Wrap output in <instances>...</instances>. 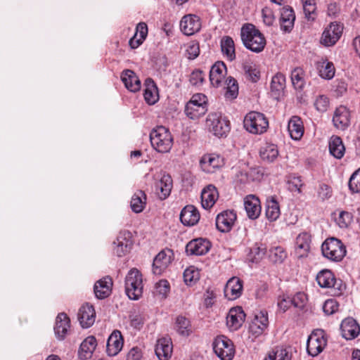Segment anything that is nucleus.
Returning a JSON list of instances; mask_svg holds the SVG:
<instances>
[{
    "instance_id": "nucleus-1",
    "label": "nucleus",
    "mask_w": 360,
    "mask_h": 360,
    "mask_svg": "<svg viewBox=\"0 0 360 360\" xmlns=\"http://www.w3.org/2000/svg\"><path fill=\"white\" fill-rule=\"evenodd\" d=\"M240 37L245 47L252 52L260 53L265 48L266 39L254 24H244L241 27Z\"/></svg>"
},
{
    "instance_id": "nucleus-2",
    "label": "nucleus",
    "mask_w": 360,
    "mask_h": 360,
    "mask_svg": "<svg viewBox=\"0 0 360 360\" xmlns=\"http://www.w3.org/2000/svg\"><path fill=\"white\" fill-rule=\"evenodd\" d=\"M150 140L153 148L158 153H168L173 146L172 136L163 126H159L150 132Z\"/></svg>"
},
{
    "instance_id": "nucleus-3",
    "label": "nucleus",
    "mask_w": 360,
    "mask_h": 360,
    "mask_svg": "<svg viewBox=\"0 0 360 360\" xmlns=\"http://www.w3.org/2000/svg\"><path fill=\"white\" fill-rule=\"evenodd\" d=\"M142 274L137 269H131L125 278V291L129 299L139 300L143 294Z\"/></svg>"
},
{
    "instance_id": "nucleus-4",
    "label": "nucleus",
    "mask_w": 360,
    "mask_h": 360,
    "mask_svg": "<svg viewBox=\"0 0 360 360\" xmlns=\"http://www.w3.org/2000/svg\"><path fill=\"white\" fill-rule=\"evenodd\" d=\"M323 255L333 262L341 261L346 255V248L342 241L335 238L326 239L321 246Z\"/></svg>"
},
{
    "instance_id": "nucleus-5",
    "label": "nucleus",
    "mask_w": 360,
    "mask_h": 360,
    "mask_svg": "<svg viewBox=\"0 0 360 360\" xmlns=\"http://www.w3.org/2000/svg\"><path fill=\"white\" fill-rule=\"evenodd\" d=\"M243 124L245 129L254 134H263L269 127V122L264 115L255 111L245 115Z\"/></svg>"
},
{
    "instance_id": "nucleus-6",
    "label": "nucleus",
    "mask_w": 360,
    "mask_h": 360,
    "mask_svg": "<svg viewBox=\"0 0 360 360\" xmlns=\"http://www.w3.org/2000/svg\"><path fill=\"white\" fill-rule=\"evenodd\" d=\"M316 281L321 288L330 289L333 296L340 295L345 288L341 280H337L333 272L328 269L321 271L316 276Z\"/></svg>"
},
{
    "instance_id": "nucleus-7",
    "label": "nucleus",
    "mask_w": 360,
    "mask_h": 360,
    "mask_svg": "<svg viewBox=\"0 0 360 360\" xmlns=\"http://www.w3.org/2000/svg\"><path fill=\"white\" fill-rule=\"evenodd\" d=\"M206 125L210 132L214 136L222 137L229 131V122L219 112L208 115Z\"/></svg>"
},
{
    "instance_id": "nucleus-8",
    "label": "nucleus",
    "mask_w": 360,
    "mask_h": 360,
    "mask_svg": "<svg viewBox=\"0 0 360 360\" xmlns=\"http://www.w3.org/2000/svg\"><path fill=\"white\" fill-rule=\"evenodd\" d=\"M213 349L221 360H231L235 349L232 341L226 336L217 337L213 342Z\"/></svg>"
},
{
    "instance_id": "nucleus-9",
    "label": "nucleus",
    "mask_w": 360,
    "mask_h": 360,
    "mask_svg": "<svg viewBox=\"0 0 360 360\" xmlns=\"http://www.w3.org/2000/svg\"><path fill=\"white\" fill-rule=\"evenodd\" d=\"M327 340L323 330L313 332L308 338L307 349L309 355L316 356L319 354L326 346Z\"/></svg>"
},
{
    "instance_id": "nucleus-10",
    "label": "nucleus",
    "mask_w": 360,
    "mask_h": 360,
    "mask_svg": "<svg viewBox=\"0 0 360 360\" xmlns=\"http://www.w3.org/2000/svg\"><path fill=\"white\" fill-rule=\"evenodd\" d=\"M200 165L204 172L212 174L224 165V160L223 158L218 155L206 154L201 158Z\"/></svg>"
},
{
    "instance_id": "nucleus-11",
    "label": "nucleus",
    "mask_w": 360,
    "mask_h": 360,
    "mask_svg": "<svg viewBox=\"0 0 360 360\" xmlns=\"http://www.w3.org/2000/svg\"><path fill=\"white\" fill-rule=\"evenodd\" d=\"M132 244L131 233L127 231H121L113 242L114 253L118 257H122L129 252Z\"/></svg>"
},
{
    "instance_id": "nucleus-12",
    "label": "nucleus",
    "mask_w": 360,
    "mask_h": 360,
    "mask_svg": "<svg viewBox=\"0 0 360 360\" xmlns=\"http://www.w3.org/2000/svg\"><path fill=\"white\" fill-rule=\"evenodd\" d=\"M342 24H329L322 34L321 43L326 46L334 45L342 36Z\"/></svg>"
},
{
    "instance_id": "nucleus-13",
    "label": "nucleus",
    "mask_w": 360,
    "mask_h": 360,
    "mask_svg": "<svg viewBox=\"0 0 360 360\" xmlns=\"http://www.w3.org/2000/svg\"><path fill=\"white\" fill-rule=\"evenodd\" d=\"M236 220V214L233 210H225L219 213L216 217V226L222 232H229Z\"/></svg>"
},
{
    "instance_id": "nucleus-14",
    "label": "nucleus",
    "mask_w": 360,
    "mask_h": 360,
    "mask_svg": "<svg viewBox=\"0 0 360 360\" xmlns=\"http://www.w3.org/2000/svg\"><path fill=\"white\" fill-rule=\"evenodd\" d=\"M155 191L160 200H165L171 193L173 181L170 175L164 174L155 182Z\"/></svg>"
},
{
    "instance_id": "nucleus-15",
    "label": "nucleus",
    "mask_w": 360,
    "mask_h": 360,
    "mask_svg": "<svg viewBox=\"0 0 360 360\" xmlns=\"http://www.w3.org/2000/svg\"><path fill=\"white\" fill-rule=\"evenodd\" d=\"M269 324L267 313L264 311H257L250 324V332L259 336L266 329Z\"/></svg>"
},
{
    "instance_id": "nucleus-16",
    "label": "nucleus",
    "mask_w": 360,
    "mask_h": 360,
    "mask_svg": "<svg viewBox=\"0 0 360 360\" xmlns=\"http://www.w3.org/2000/svg\"><path fill=\"white\" fill-rule=\"evenodd\" d=\"M340 330L344 338L353 340L359 335L360 326L354 319L348 317L342 321Z\"/></svg>"
},
{
    "instance_id": "nucleus-17",
    "label": "nucleus",
    "mask_w": 360,
    "mask_h": 360,
    "mask_svg": "<svg viewBox=\"0 0 360 360\" xmlns=\"http://www.w3.org/2000/svg\"><path fill=\"white\" fill-rule=\"evenodd\" d=\"M245 314L241 307L231 308L226 316V325L231 330H238L243 324Z\"/></svg>"
},
{
    "instance_id": "nucleus-18",
    "label": "nucleus",
    "mask_w": 360,
    "mask_h": 360,
    "mask_svg": "<svg viewBox=\"0 0 360 360\" xmlns=\"http://www.w3.org/2000/svg\"><path fill=\"white\" fill-rule=\"evenodd\" d=\"M172 252L170 250L160 252L153 260V271L160 275L172 262Z\"/></svg>"
},
{
    "instance_id": "nucleus-19",
    "label": "nucleus",
    "mask_w": 360,
    "mask_h": 360,
    "mask_svg": "<svg viewBox=\"0 0 360 360\" xmlns=\"http://www.w3.org/2000/svg\"><path fill=\"white\" fill-rule=\"evenodd\" d=\"M210 248V242L200 238L190 241L186 246V252L188 255H202L206 254Z\"/></svg>"
},
{
    "instance_id": "nucleus-20",
    "label": "nucleus",
    "mask_w": 360,
    "mask_h": 360,
    "mask_svg": "<svg viewBox=\"0 0 360 360\" xmlns=\"http://www.w3.org/2000/svg\"><path fill=\"white\" fill-rule=\"evenodd\" d=\"M78 320L82 328H89L95 322L96 312L92 305L83 304L77 314Z\"/></svg>"
},
{
    "instance_id": "nucleus-21",
    "label": "nucleus",
    "mask_w": 360,
    "mask_h": 360,
    "mask_svg": "<svg viewBox=\"0 0 360 360\" xmlns=\"http://www.w3.org/2000/svg\"><path fill=\"white\" fill-rule=\"evenodd\" d=\"M200 197L202 207L208 210L215 204L219 198V193L214 185L209 184L202 189Z\"/></svg>"
},
{
    "instance_id": "nucleus-22",
    "label": "nucleus",
    "mask_w": 360,
    "mask_h": 360,
    "mask_svg": "<svg viewBox=\"0 0 360 360\" xmlns=\"http://www.w3.org/2000/svg\"><path fill=\"white\" fill-rule=\"evenodd\" d=\"M173 345L170 338H162L158 340L155 345V354L160 360H169L172 356Z\"/></svg>"
},
{
    "instance_id": "nucleus-23",
    "label": "nucleus",
    "mask_w": 360,
    "mask_h": 360,
    "mask_svg": "<svg viewBox=\"0 0 360 360\" xmlns=\"http://www.w3.org/2000/svg\"><path fill=\"white\" fill-rule=\"evenodd\" d=\"M333 122L337 129L342 130L345 129L349 125L350 122L349 110L342 105L337 108L333 115Z\"/></svg>"
},
{
    "instance_id": "nucleus-24",
    "label": "nucleus",
    "mask_w": 360,
    "mask_h": 360,
    "mask_svg": "<svg viewBox=\"0 0 360 360\" xmlns=\"http://www.w3.org/2000/svg\"><path fill=\"white\" fill-rule=\"evenodd\" d=\"M311 236L306 232L300 233L295 241V255L297 257H307L310 250Z\"/></svg>"
},
{
    "instance_id": "nucleus-25",
    "label": "nucleus",
    "mask_w": 360,
    "mask_h": 360,
    "mask_svg": "<svg viewBox=\"0 0 360 360\" xmlns=\"http://www.w3.org/2000/svg\"><path fill=\"white\" fill-rule=\"evenodd\" d=\"M244 207L250 219H255L261 213L260 201L257 197L249 195L244 199Z\"/></svg>"
},
{
    "instance_id": "nucleus-26",
    "label": "nucleus",
    "mask_w": 360,
    "mask_h": 360,
    "mask_svg": "<svg viewBox=\"0 0 360 360\" xmlns=\"http://www.w3.org/2000/svg\"><path fill=\"white\" fill-rule=\"evenodd\" d=\"M200 219V213L193 205H186L180 214V220L185 226H194Z\"/></svg>"
},
{
    "instance_id": "nucleus-27",
    "label": "nucleus",
    "mask_w": 360,
    "mask_h": 360,
    "mask_svg": "<svg viewBox=\"0 0 360 360\" xmlns=\"http://www.w3.org/2000/svg\"><path fill=\"white\" fill-rule=\"evenodd\" d=\"M226 67L221 61L215 63L210 71V80L212 86L218 87L224 79Z\"/></svg>"
},
{
    "instance_id": "nucleus-28",
    "label": "nucleus",
    "mask_w": 360,
    "mask_h": 360,
    "mask_svg": "<svg viewBox=\"0 0 360 360\" xmlns=\"http://www.w3.org/2000/svg\"><path fill=\"white\" fill-rule=\"evenodd\" d=\"M112 281L110 277L105 276L94 284V293L98 299H104L108 297L112 292Z\"/></svg>"
},
{
    "instance_id": "nucleus-29",
    "label": "nucleus",
    "mask_w": 360,
    "mask_h": 360,
    "mask_svg": "<svg viewBox=\"0 0 360 360\" xmlns=\"http://www.w3.org/2000/svg\"><path fill=\"white\" fill-rule=\"evenodd\" d=\"M123 347V338L119 330H115L107 341V353L110 356L117 355Z\"/></svg>"
},
{
    "instance_id": "nucleus-30",
    "label": "nucleus",
    "mask_w": 360,
    "mask_h": 360,
    "mask_svg": "<svg viewBox=\"0 0 360 360\" xmlns=\"http://www.w3.org/2000/svg\"><path fill=\"white\" fill-rule=\"evenodd\" d=\"M242 291V281L237 277L230 278L224 288V295L229 300H235L239 297Z\"/></svg>"
},
{
    "instance_id": "nucleus-31",
    "label": "nucleus",
    "mask_w": 360,
    "mask_h": 360,
    "mask_svg": "<svg viewBox=\"0 0 360 360\" xmlns=\"http://www.w3.org/2000/svg\"><path fill=\"white\" fill-rule=\"evenodd\" d=\"M121 79L125 87L132 92H136L141 89V82L135 72L130 70L122 72Z\"/></svg>"
},
{
    "instance_id": "nucleus-32",
    "label": "nucleus",
    "mask_w": 360,
    "mask_h": 360,
    "mask_svg": "<svg viewBox=\"0 0 360 360\" xmlns=\"http://www.w3.org/2000/svg\"><path fill=\"white\" fill-rule=\"evenodd\" d=\"M70 326V320L65 313L58 315L54 327L55 334L59 340H63Z\"/></svg>"
},
{
    "instance_id": "nucleus-33",
    "label": "nucleus",
    "mask_w": 360,
    "mask_h": 360,
    "mask_svg": "<svg viewBox=\"0 0 360 360\" xmlns=\"http://www.w3.org/2000/svg\"><path fill=\"white\" fill-rule=\"evenodd\" d=\"M288 129L292 139L300 140L304 134V126L301 118L292 116L288 122Z\"/></svg>"
},
{
    "instance_id": "nucleus-34",
    "label": "nucleus",
    "mask_w": 360,
    "mask_h": 360,
    "mask_svg": "<svg viewBox=\"0 0 360 360\" xmlns=\"http://www.w3.org/2000/svg\"><path fill=\"white\" fill-rule=\"evenodd\" d=\"M285 87V77L280 72L276 73L271 79V92L272 96L278 99L283 93Z\"/></svg>"
},
{
    "instance_id": "nucleus-35",
    "label": "nucleus",
    "mask_w": 360,
    "mask_h": 360,
    "mask_svg": "<svg viewBox=\"0 0 360 360\" xmlns=\"http://www.w3.org/2000/svg\"><path fill=\"white\" fill-rule=\"evenodd\" d=\"M220 46L221 52L227 60L233 61L236 59L235 44L231 37H223L220 41Z\"/></svg>"
},
{
    "instance_id": "nucleus-36",
    "label": "nucleus",
    "mask_w": 360,
    "mask_h": 360,
    "mask_svg": "<svg viewBox=\"0 0 360 360\" xmlns=\"http://www.w3.org/2000/svg\"><path fill=\"white\" fill-rule=\"evenodd\" d=\"M330 153L337 159H341L345 152V148L340 137L333 136L329 141Z\"/></svg>"
},
{
    "instance_id": "nucleus-37",
    "label": "nucleus",
    "mask_w": 360,
    "mask_h": 360,
    "mask_svg": "<svg viewBox=\"0 0 360 360\" xmlns=\"http://www.w3.org/2000/svg\"><path fill=\"white\" fill-rule=\"evenodd\" d=\"M147 34V24H136V32L134 37L129 41L131 48L136 49L146 39Z\"/></svg>"
},
{
    "instance_id": "nucleus-38",
    "label": "nucleus",
    "mask_w": 360,
    "mask_h": 360,
    "mask_svg": "<svg viewBox=\"0 0 360 360\" xmlns=\"http://www.w3.org/2000/svg\"><path fill=\"white\" fill-rule=\"evenodd\" d=\"M97 345L96 340L93 336L87 337L80 345L79 356L82 359L89 358Z\"/></svg>"
},
{
    "instance_id": "nucleus-39",
    "label": "nucleus",
    "mask_w": 360,
    "mask_h": 360,
    "mask_svg": "<svg viewBox=\"0 0 360 360\" xmlns=\"http://www.w3.org/2000/svg\"><path fill=\"white\" fill-rule=\"evenodd\" d=\"M146 205V195L143 191H137L131 197L130 206L135 213L141 212Z\"/></svg>"
},
{
    "instance_id": "nucleus-40",
    "label": "nucleus",
    "mask_w": 360,
    "mask_h": 360,
    "mask_svg": "<svg viewBox=\"0 0 360 360\" xmlns=\"http://www.w3.org/2000/svg\"><path fill=\"white\" fill-rule=\"evenodd\" d=\"M243 70L245 76L252 82H257L260 77V72L257 65L250 60H246L242 63Z\"/></svg>"
},
{
    "instance_id": "nucleus-41",
    "label": "nucleus",
    "mask_w": 360,
    "mask_h": 360,
    "mask_svg": "<svg viewBox=\"0 0 360 360\" xmlns=\"http://www.w3.org/2000/svg\"><path fill=\"white\" fill-rule=\"evenodd\" d=\"M207 110V107L196 105L193 102H188L185 106V114L192 120H196L204 115Z\"/></svg>"
},
{
    "instance_id": "nucleus-42",
    "label": "nucleus",
    "mask_w": 360,
    "mask_h": 360,
    "mask_svg": "<svg viewBox=\"0 0 360 360\" xmlns=\"http://www.w3.org/2000/svg\"><path fill=\"white\" fill-rule=\"evenodd\" d=\"M317 69L320 77L326 79H330L335 75V67L332 62L322 60L317 63Z\"/></svg>"
},
{
    "instance_id": "nucleus-43",
    "label": "nucleus",
    "mask_w": 360,
    "mask_h": 360,
    "mask_svg": "<svg viewBox=\"0 0 360 360\" xmlns=\"http://www.w3.org/2000/svg\"><path fill=\"white\" fill-rule=\"evenodd\" d=\"M261 158L268 162H274L278 155V150L274 144H266L259 152Z\"/></svg>"
},
{
    "instance_id": "nucleus-44",
    "label": "nucleus",
    "mask_w": 360,
    "mask_h": 360,
    "mask_svg": "<svg viewBox=\"0 0 360 360\" xmlns=\"http://www.w3.org/2000/svg\"><path fill=\"white\" fill-rule=\"evenodd\" d=\"M291 81L296 89H302L305 84L304 71L301 68H295L291 72Z\"/></svg>"
},
{
    "instance_id": "nucleus-45",
    "label": "nucleus",
    "mask_w": 360,
    "mask_h": 360,
    "mask_svg": "<svg viewBox=\"0 0 360 360\" xmlns=\"http://www.w3.org/2000/svg\"><path fill=\"white\" fill-rule=\"evenodd\" d=\"M146 82L148 86L146 88L144 91V98L148 104L153 105L158 100L157 88L154 84L153 81L148 79L146 80Z\"/></svg>"
},
{
    "instance_id": "nucleus-46",
    "label": "nucleus",
    "mask_w": 360,
    "mask_h": 360,
    "mask_svg": "<svg viewBox=\"0 0 360 360\" xmlns=\"http://www.w3.org/2000/svg\"><path fill=\"white\" fill-rule=\"evenodd\" d=\"M291 355L285 348L277 347L269 352L264 360H290Z\"/></svg>"
},
{
    "instance_id": "nucleus-47",
    "label": "nucleus",
    "mask_w": 360,
    "mask_h": 360,
    "mask_svg": "<svg viewBox=\"0 0 360 360\" xmlns=\"http://www.w3.org/2000/svg\"><path fill=\"white\" fill-rule=\"evenodd\" d=\"M280 207L276 200L271 199L267 201L266 216L269 220L276 221L280 216Z\"/></svg>"
},
{
    "instance_id": "nucleus-48",
    "label": "nucleus",
    "mask_w": 360,
    "mask_h": 360,
    "mask_svg": "<svg viewBox=\"0 0 360 360\" xmlns=\"http://www.w3.org/2000/svg\"><path fill=\"white\" fill-rule=\"evenodd\" d=\"M269 257L272 262L280 264L286 259L287 253L283 247L276 246L269 250Z\"/></svg>"
},
{
    "instance_id": "nucleus-49",
    "label": "nucleus",
    "mask_w": 360,
    "mask_h": 360,
    "mask_svg": "<svg viewBox=\"0 0 360 360\" xmlns=\"http://www.w3.org/2000/svg\"><path fill=\"white\" fill-rule=\"evenodd\" d=\"M200 279L199 270L191 266L185 269L184 272V280L186 285H193Z\"/></svg>"
},
{
    "instance_id": "nucleus-50",
    "label": "nucleus",
    "mask_w": 360,
    "mask_h": 360,
    "mask_svg": "<svg viewBox=\"0 0 360 360\" xmlns=\"http://www.w3.org/2000/svg\"><path fill=\"white\" fill-rule=\"evenodd\" d=\"M303 6L305 17L308 20H314L316 18V1L315 0H301Z\"/></svg>"
},
{
    "instance_id": "nucleus-51",
    "label": "nucleus",
    "mask_w": 360,
    "mask_h": 360,
    "mask_svg": "<svg viewBox=\"0 0 360 360\" xmlns=\"http://www.w3.org/2000/svg\"><path fill=\"white\" fill-rule=\"evenodd\" d=\"M227 87L226 91L225 93V96L226 98L233 99L236 98L238 94V86L237 84V81L230 77L226 80Z\"/></svg>"
},
{
    "instance_id": "nucleus-52",
    "label": "nucleus",
    "mask_w": 360,
    "mask_h": 360,
    "mask_svg": "<svg viewBox=\"0 0 360 360\" xmlns=\"http://www.w3.org/2000/svg\"><path fill=\"white\" fill-rule=\"evenodd\" d=\"M265 252L266 250L264 248L255 244L250 250V252L248 254V259L251 262L257 263L262 259Z\"/></svg>"
},
{
    "instance_id": "nucleus-53",
    "label": "nucleus",
    "mask_w": 360,
    "mask_h": 360,
    "mask_svg": "<svg viewBox=\"0 0 360 360\" xmlns=\"http://www.w3.org/2000/svg\"><path fill=\"white\" fill-rule=\"evenodd\" d=\"M176 330L182 335L188 336L190 333V321L184 316H178L176 321Z\"/></svg>"
},
{
    "instance_id": "nucleus-54",
    "label": "nucleus",
    "mask_w": 360,
    "mask_h": 360,
    "mask_svg": "<svg viewBox=\"0 0 360 360\" xmlns=\"http://www.w3.org/2000/svg\"><path fill=\"white\" fill-rule=\"evenodd\" d=\"M335 222L341 229L347 228L352 221V214L346 211L339 212L338 216L335 217Z\"/></svg>"
},
{
    "instance_id": "nucleus-55",
    "label": "nucleus",
    "mask_w": 360,
    "mask_h": 360,
    "mask_svg": "<svg viewBox=\"0 0 360 360\" xmlns=\"http://www.w3.org/2000/svg\"><path fill=\"white\" fill-rule=\"evenodd\" d=\"M349 188L352 193L360 192V168L351 176L349 181Z\"/></svg>"
},
{
    "instance_id": "nucleus-56",
    "label": "nucleus",
    "mask_w": 360,
    "mask_h": 360,
    "mask_svg": "<svg viewBox=\"0 0 360 360\" xmlns=\"http://www.w3.org/2000/svg\"><path fill=\"white\" fill-rule=\"evenodd\" d=\"M156 293L161 298H165L170 290L169 283L166 280H160L155 285Z\"/></svg>"
},
{
    "instance_id": "nucleus-57",
    "label": "nucleus",
    "mask_w": 360,
    "mask_h": 360,
    "mask_svg": "<svg viewBox=\"0 0 360 360\" xmlns=\"http://www.w3.org/2000/svg\"><path fill=\"white\" fill-rule=\"evenodd\" d=\"M281 19L283 22H294L295 20V14L292 8L289 6L282 8Z\"/></svg>"
},
{
    "instance_id": "nucleus-58",
    "label": "nucleus",
    "mask_w": 360,
    "mask_h": 360,
    "mask_svg": "<svg viewBox=\"0 0 360 360\" xmlns=\"http://www.w3.org/2000/svg\"><path fill=\"white\" fill-rule=\"evenodd\" d=\"M200 53L199 44L196 42L192 41L189 43L186 49V56L190 59L193 60L198 56Z\"/></svg>"
},
{
    "instance_id": "nucleus-59",
    "label": "nucleus",
    "mask_w": 360,
    "mask_h": 360,
    "mask_svg": "<svg viewBox=\"0 0 360 360\" xmlns=\"http://www.w3.org/2000/svg\"><path fill=\"white\" fill-rule=\"evenodd\" d=\"M216 292L211 288H207L203 295V303L206 308L212 307L216 301Z\"/></svg>"
},
{
    "instance_id": "nucleus-60",
    "label": "nucleus",
    "mask_w": 360,
    "mask_h": 360,
    "mask_svg": "<svg viewBox=\"0 0 360 360\" xmlns=\"http://www.w3.org/2000/svg\"><path fill=\"white\" fill-rule=\"evenodd\" d=\"M338 307L339 304L335 300L328 299L324 302L323 305V310L326 314L330 315L337 311L338 310Z\"/></svg>"
},
{
    "instance_id": "nucleus-61",
    "label": "nucleus",
    "mask_w": 360,
    "mask_h": 360,
    "mask_svg": "<svg viewBox=\"0 0 360 360\" xmlns=\"http://www.w3.org/2000/svg\"><path fill=\"white\" fill-rule=\"evenodd\" d=\"M184 34L191 36L200 31L201 24H179Z\"/></svg>"
},
{
    "instance_id": "nucleus-62",
    "label": "nucleus",
    "mask_w": 360,
    "mask_h": 360,
    "mask_svg": "<svg viewBox=\"0 0 360 360\" xmlns=\"http://www.w3.org/2000/svg\"><path fill=\"white\" fill-rule=\"evenodd\" d=\"M204 79L205 75L202 71L195 70L191 72L189 81L193 86H200L202 84Z\"/></svg>"
},
{
    "instance_id": "nucleus-63",
    "label": "nucleus",
    "mask_w": 360,
    "mask_h": 360,
    "mask_svg": "<svg viewBox=\"0 0 360 360\" xmlns=\"http://www.w3.org/2000/svg\"><path fill=\"white\" fill-rule=\"evenodd\" d=\"M329 105L328 98L324 95L319 96L314 102V106L318 111L325 112Z\"/></svg>"
},
{
    "instance_id": "nucleus-64",
    "label": "nucleus",
    "mask_w": 360,
    "mask_h": 360,
    "mask_svg": "<svg viewBox=\"0 0 360 360\" xmlns=\"http://www.w3.org/2000/svg\"><path fill=\"white\" fill-rule=\"evenodd\" d=\"M292 304L297 308L302 309L307 303V297L304 292H298L291 298Z\"/></svg>"
}]
</instances>
